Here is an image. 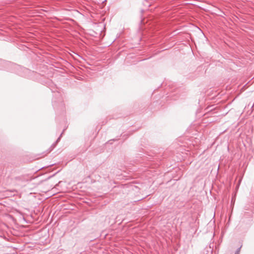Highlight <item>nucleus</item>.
<instances>
[{
	"instance_id": "1",
	"label": "nucleus",
	"mask_w": 254,
	"mask_h": 254,
	"mask_svg": "<svg viewBox=\"0 0 254 254\" xmlns=\"http://www.w3.org/2000/svg\"><path fill=\"white\" fill-rule=\"evenodd\" d=\"M241 248V247H240L239 248H238V249L237 250V251L235 252V254H239V253H240V251Z\"/></svg>"
},
{
	"instance_id": "2",
	"label": "nucleus",
	"mask_w": 254,
	"mask_h": 254,
	"mask_svg": "<svg viewBox=\"0 0 254 254\" xmlns=\"http://www.w3.org/2000/svg\"><path fill=\"white\" fill-rule=\"evenodd\" d=\"M62 134H61V135L60 136V137L57 139V140H56V142L55 144H54V145H56V144L57 143V142L58 141H59V140H60V138H61V136H62Z\"/></svg>"
},
{
	"instance_id": "3",
	"label": "nucleus",
	"mask_w": 254,
	"mask_h": 254,
	"mask_svg": "<svg viewBox=\"0 0 254 254\" xmlns=\"http://www.w3.org/2000/svg\"><path fill=\"white\" fill-rule=\"evenodd\" d=\"M53 106H56V104H55V102H53Z\"/></svg>"
}]
</instances>
